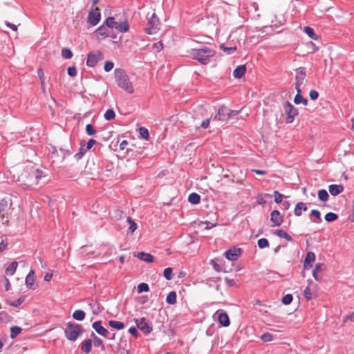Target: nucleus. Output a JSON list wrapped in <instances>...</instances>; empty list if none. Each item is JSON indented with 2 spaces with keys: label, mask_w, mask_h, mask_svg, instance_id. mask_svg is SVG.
<instances>
[{
  "label": "nucleus",
  "mask_w": 354,
  "mask_h": 354,
  "mask_svg": "<svg viewBox=\"0 0 354 354\" xmlns=\"http://www.w3.org/2000/svg\"><path fill=\"white\" fill-rule=\"evenodd\" d=\"M86 132L89 136H93L96 134L97 131L94 129L92 124H88L86 126Z\"/></svg>",
  "instance_id": "47"
},
{
  "label": "nucleus",
  "mask_w": 354,
  "mask_h": 354,
  "mask_svg": "<svg viewBox=\"0 0 354 354\" xmlns=\"http://www.w3.org/2000/svg\"><path fill=\"white\" fill-rule=\"evenodd\" d=\"M136 257L143 261H145V262H147V263H151L154 260V258L153 257L149 254V253H145V252H138L136 255Z\"/></svg>",
  "instance_id": "21"
},
{
  "label": "nucleus",
  "mask_w": 354,
  "mask_h": 354,
  "mask_svg": "<svg viewBox=\"0 0 354 354\" xmlns=\"http://www.w3.org/2000/svg\"><path fill=\"white\" fill-rule=\"evenodd\" d=\"M91 337L93 338L94 346H95V347L100 346L102 350L104 351L105 347H104L102 340L100 337L96 336V335L94 333H92Z\"/></svg>",
  "instance_id": "28"
},
{
  "label": "nucleus",
  "mask_w": 354,
  "mask_h": 354,
  "mask_svg": "<svg viewBox=\"0 0 354 354\" xmlns=\"http://www.w3.org/2000/svg\"><path fill=\"white\" fill-rule=\"evenodd\" d=\"M121 32H126L129 30V24L127 21L118 24V28Z\"/></svg>",
  "instance_id": "44"
},
{
  "label": "nucleus",
  "mask_w": 354,
  "mask_h": 354,
  "mask_svg": "<svg viewBox=\"0 0 354 354\" xmlns=\"http://www.w3.org/2000/svg\"><path fill=\"white\" fill-rule=\"evenodd\" d=\"M13 178L24 189H33L39 185L42 171L36 168L34 163L27 161L14 169Z\"/></svg>",
  "instance_id": "1"
},
{
  "label": "nucleus",
  "mask_w": 354,
  "mask_h": 354,
  "mask_svg": "<svg viewBox=\"0 0 354 354\" xmlns=\"http://www.w3.org/2000/svg\"><path fill=\"white\" fill-rule=\"evenodd\" d=\"M283 110L286 115V121L287 123L293 122L295 117L298 115V110L291 103L286 101L283 104Z\"/></svg>",
  "instance_id": "5"
},
{
  "label": "nucleus",
  "mask_w": 354,
  "mask_h": 354,
  "mask_svg": "<svg viewBox=\"0 0 354 354\" xmlns=\"http://www.w3.org/2000/svg\"><path fill=\"white\" fill-rule=\"evenodd\" d=\"M25 300V296L20 297L17 300L15 301H7L9 305L15 307L20 306Z\"/></svg>",
  "instance_id": "43"
},
{
  "label": "nucleus",
  "mask_w": 354,
  "mask_h": 354,
  "mask_svg": "<svg viewBox=\"0 0 354 354\" xmlns=\"http://www.w3.org/2000/svg\"><path fill=\"white\" fill-rule=\"evenodd\" d=\"M109 325L111 328L117 330H122L124 328V324L122 322L116 320H110L109 322Z\"/></svg>",
  "instance_id": "29"
},
{
  "label": "nucleus",
  "mask_w": 354,
  "mask_h": 354,
  "mask_svg": "<svg viewBox=\"0 0 354 354\" xmlns=\"http://www.w3.org/2000/svg\"><path fill=\"white\" fill-rule=\"evenodd\" d=\"M218 319L221 325L223 326H228L230 325V319L225 313H220L218 316Z\"/></svg>",
  "instance_id": "22"
},
{
  "label": "nucleus",
  "mask_w": 354,
  "mask_h": 354,
  "mask_svg": "<svg viewBox=\"0 0 354 354\" xmlns=\"http://www.w3.org/2000/svg\"><path fill=\"white\" fill-rule=\"evenodd\" d=\"M166 301L169 304H174L176 302V293L175 291L170 292L167 297H166Z\"/></svg>",
  "instance_id": "32"
},
{
  "label": "nucleus",
  "mask_w": 354,
  "mask_h": 354,
  "mask_svg": "<svg viewBox=\"0 0 354 354\" xmlns=\"http://www.w3.org/2000/svg\"><path fill=\"white\" fill-rule=\"evenodd\" d=\"M292 301V295L290 294L286 295L282 299V303L285 305L290 304Z\"/></svg>",
  "instance_id": "52"
},
{
  "label": "nucleus",
  "mask_w": 354,
  "mask_h": 354,
  "mask_svg": "<svg viewBox=\"0 0 354 354\" xmlns=\"http://www.w3.org/2000/svg\"><path fill=\"white\" fill-rule=\"evenodd\" d=\"M328 194L325 189H320L318 191V198L322 202H326L328 199Z\"/></svg>",
  "instance_id": "37"
},
{
  "label": "nucleus",
  "mask_w": 354,
  "mask_h": 354,
  "mask_svg": "<svg viewBox=\"0 0 354 354\" xmlns=\"http://www.w3.org/2000/svg\"><path fill=\"white\" fill-rule=\"evenodd\" d=\"M10 201V196L8 194L0 192V215L6 210L8 204H11Z\"/></svg>",
  "instance_id": "12"
},
{
  "label": "nucleus",
  "mask_w": 354,
  "mask_h": 354,
  "mask_svg": "<svg viewBox=\"0 0 354 354\" xmlns=\"http://www.w3.org/2000/svg\"><path fill=\"white\" fill-rule=\"evenodd\" d=\"M135 323L136 326L145 334H149L153 330L151 322L145 317L136 319Z\"/></svg>",
  "instance_id": "7"
},
{
  "label": "nucleus",
  "mask_w": 354,
  "mask_h": 354,
  "mask_svg": "<svg viewBox=\"0 0 354 354\" xmlns=\"http://www.w3.org/2000/svg\"><path fill=\"white\" fill-rule=\"evenodd\" d=\"M114 74L117 85L127 93L132 94L134 88L127 73L123 69L115 68Z\"/></svg>",
  "instance_id": "2"
},
{
  "label": "nucleus",
  "mask_w": 354,
  "mask_h": 354,
  "mask_svg": "<svg viewBox=\"0 0 354 354\" xmlns=\"http://www.w3.org/2000/svg\"><path fill=\"white\" fill-rule=\"evenodd\" d=\"M81 349L86 354L89 353L92 349V341L90 339L84 340L82 342Z\"/></svg>",
  "instance_id": "23"
},
{
  "label": "nucleus",
  "mask_w": 354,
  "mask_h": 354,
  "mask_svg": "<svg viewBox=\"0 0 354 354\" xmlns=\"http://www.w3.org/2000/svg\"><path fill=\"white\" fill-rule=\"evenodd\" d=\"M139 133L141 136L145 140H148L149 135L148 130L145 127H140L139 129Z\"/></svg>",
  "instance_id": "45"
},
{
  "label": "nucleus",
  "mask_w": 354,
  "mask_h": 354,
  "mask_svg": "<svg viewBox=\"0 0 354 354\" xmlns=\"http://www.w3.org/2000/svg\"><path fill=\"white\" fill-rule=\"evenodd\" d=\"M67 71L68 75H70L71 77H74L77 75V69L75 66L68 67Z\"/></svg>",
  "instance_id": "57"
},
{
  "label": "nucleus",
  "mask_w": 354,
  "mask_h": 354,
  "mask_svg": "<svg viewBox=\"0 0 354 354\" xmlns=\"http://www.w3.org/2000/svg\"><path fill=\"white\" fill-rule=\"evenodd\" d=\"M104 24L107 28H118V23L115 21V19L112 17H108Z\"/></svg>",
  "instance_id": "30"
},
{
  "label": "nucleus",
  "mask_w": 354,
  "mask_h": 354,
  "mask_svg": "<svg viewBox=\"0 0 354 354\" xmlns=\"http://www.w3.org/2000/svg\"><path fill=\"white\" fill-rule=\"evenodd\" d=\"M220 48L223 50L225 52H226L227 54H232L236 50V48L235 46L234 47H226L225 44H221L220 46Z\"/></svg>",
  "instance_id": "49"
},
{
  "label": "nucleus",
  "mask_w": 354,
  "mask_h": 354,
  "mask_svg": "<svg viewBox=\"0 0 354 354\" xmlns=\"http://www.w3.org/2000/svg\"><path fill=\"white\" fill-rule=\"evenodd\" d=\"M214 50L207 47L203 46L201 48H193L189 50L190 56L197 59L202 64H207L209 59L215 55Z\"/></svg>",
  "instance_id": "3"
},
{
  "label": "nucleus",
  "mask_w": 354,
  "mask_h": 354,
  "mask_svg": "<svg viewBox=\"0 0 354 354\" xmlns=\"http://www.w3.org/2000/svg\"><path fill=\"white\" fill-rule=\"evenodd\" d=\"M258 246L259 248H265L269 246L268 241L265 238H261L258 241Z\"/></svg>",
  "instance_id": "46"
},
{
  "label": "nucleus",
  "mask_w": 354,
  "mask_h": 354,
  "mask_svg": "<svg viewBox=\"0 0 354 354\" xmlns=\"http://www.w3.org/2000/svg\"><path fill=\"white\" fill-rule=\"evenodd\" d=\"M323 264L322 263H317L315 265V267L313 271V276L314 277V279L319 281L322 279V267H323Z\"/></svg>",
  "instance_id": "17"
},
{
  "label": "nucleus",
  "mask_w": 354,
  "mask_h": 354,
  "mask_svg": "<svg viewBox=\"0 0 354 354\" xmlns=\"http://www.w3.org/2000/svg\"><path fill=\"white\" fill-rule=\"evenodd\" d=\"M113 66H114L113 62H112L111 61H107L104 64V69L105 71L109 72L113 69Z\"/></svg>",
  "instance_id": "53"
},
{
  "label": "nucleus",
  "mask_w": 354,
  "mask_h": 354,
  "mask_svg": "<svg viewBox=\"0 0 354 354\" xmlns=\"http://www.w3.org/2000/svg\"><path fill=\"white\" fill-rule=\"evenodd\" d=\"M209 124V119H205L201 122V127L203 129H207Z\"/></svg>",
  "instance_id": "63"
},
{
  "label": "nucleus",
  "mask_w": 354,
  "mask_h": 354,
  "mask_svg": "<svg viewBox=\"0 0 354 354\" xmlns=\"http://www.w3.org/2000/svg\"><path fill=\"white\" fill-rule=\"evenodd\" d=\"M96 140L94 139H90L86 145V149H84L83 147H81L80 152L77 153L75 156H82L87 150H89L92 148V147L96 143Z\"/></svg>",
  "instance_id": "27"
},
{
  "label": "nucleus",
  "mask_w": 354,
  "mask_h": 354,
  "mask_svg": "<svg viewBox=\"0 0 354 354\" xmlns=\"http://www.w3.org/2000/svg\"><path fill=\"white\" fill-rule=\"evenodd\" d=\"M52 277H53V274H52V273H50V272H47V273H46V274L44 275V281H50V279H52Z\"/></svg>",
  "instance_id": "64"
},
{
  "label": "nucleus",
  "mask_w": 354,
  "mask_h": 354,
  "mask_svg": "<svg viewBox=\"0 0 354 354\" xmlns=\"http://www.w3.org/2000/svg\"><path fill=\"white\" fill-rule=\"evenodd\" d=\"M274 234L280 238H284L289 241H292L291 236L283 230H277L274 232Z\"/></svg>",
  "instance_id": "34"
},
{
  "label": "nucleus",
  "mask_w": 354,
  "mask_h": 354,
  "mask_svg": "<svg viewBox=\"0 0 354 354\" xmlns=\"http://www.w3.org/2000/svg\"><path fill=\"white\" fill-rule=\"evenodd\" d=\"M124 215V213L123 211L118 209L115 211L113 217L115 218H121Z\"/></svg>",
  "instance_id": "60"
},
{
  "label": "nucleus",
  "mask_w": 354,
  "mask_h": 354,
  "mask_svg": "<svg viewBox=\"0 0 354 354\" xmlns=\"http://www.w3.org/2000/svg\"><path fill=\"white\" fill-rule=\"evenodd\" d=\"M62 56L65 59H71L73 57L72 51L68 48H64L62 50Z\"/></svg>",
  "instance_id": "41"
},
{
  "label": "nucleus",
  "mask_w": 354,
  "mask_h": 354,
  "mask_svg": "<svg viewBox=\"0 0 354 354\" xmlns=\"http://www.w3.org/2000/svg\"><path fill=\"white\" fill-rule=\"evenodd\" d=\"M304 295L307 300H310L312 299V295L309 287H306L305 288L304 290Z\"/></svg>",
  "instance_id": "56"
},
{
  "label": "nucleus",
  "mask_w": 354,
  "mask_h": 354,
  "mask_svg": "<svg viewBox=\"0 0 354 354\" xmlns=\"http://www.w3.org/2000/svg\"><path fill=\"white\" fill-rule=\"evenodd\" d=\"M37 74H38L39 78L40 80V83H41V84L43 85L44 82V73L41 68H39L37 70Z\"/></svg>",
  "instance_id": "59"
},
{
  "label": "nucleus",
  "mask_w": 354,
  "mask_h": 354,
  "mask_svg": "<svg viewBox=\"0 0 354 354\" xmlns=\"http://www.w3.org/2000/svg\"><path fill=\"white\" fill-rule=\"evenodd\" d=\"M274 201L277 203H280L282 201V198L283 196L280 194L278 191L274 192Z\"/></svg>",
  "instance_id": "54"
},
{
  "label": "nucleus",
  "mask_w": 354,
  "mask_h": 354,
  "mask_svg": "<svg viewBox=\"0 0 354 354\" xmlns=\"http://www.w3.org/2000/svg\"><path fill=\"white\" fill-rule=\"evenodd\" d=\"M296 91H297V94L295 96L294 102L296 104H299L301 103L304 106H306L308 104V100L301 95L302 89H298Z\"/></svg>",
  "instance_id": "19"
},
{
  "label": "nucleus",
  "mask_w": 354,
  "mask_h": 354,
  "mask_svg": "<svg viewBox=\"0 0 354 354\" xmlns=\"http://www.w3.org/2000/svg\"><path fill=\"white\" fill-rule=\"evenodd\" d=\"M246 72V67L245 65L237 66L233 71V75L236 78L242 77Z\"/></svg>",
  "instance_id": "20"
},
{
  "label": "nucleus",
  "mask_w": 354,
  "mask_h": 354,
  "mask_svg": "<svg viewBox=\"0 0 354 354\" xmlns=\"http://www.w3.org/2000/svg\"><path fill=\"white\" fill-rule=\"evenodd\" d=\"M5 24H6V26L7 27L10 28L12 30H14V31H17V26L16 25L12 24L11 23H10L9 21H6Z\"/></svg>",
  "instance_id": "62"
},
{
  "label": "nucleus",
  "mask_w": 354,
  "mask_h": 354,
  "mask_svg": "<svg viewBox=\"0 0 354 354\" xmlns=\"http://www.w3.org/2000/svg\"><path fill=\"white\" fill-rule=\"evenodd\" d=\"M302 210L306 211L307 207L305 203H304L302 202H299L296 205V206L295 207V210H294L295 214L297 216H301L302 214Z\"/></svg>",
  "instance_id": "25"
},
{
  "label": "nucleus",
  "mask_w": 354,
  "mask_h": 354,
  "mask_svg": "<svg viewBox=\"0 0 354 354\" xmlns=\"http://www.w3.org/2000/svg\"><path fill=\"white\" fill-rule=\"evenodd\" d=\"M96 32V35H97V37H109V30H108V28L104 26V24L102 25L101 26H100L95 31Z\"/></svg>",
  "instance_id": "24"
},
{
  "label": "nucleus",
  "mask_w": 354,
  "mask_h": 354,
  "mask_svg": "<svg viewBox=\"0 0 354 354\" xmlns=\"http://www.w3.org/2000/svg\"><path fill=\"white\" fill-rule=\"evenodd\" d=\"M241 252L240 248H233L227 250L225 252V255L228 260L235 261L241 256Z\"/></svg>",
  "instance_id": "13"
},
{
  "label": "nucleus",
  "mask_w": 354,
  "mask_h": 354,
  "mask_svg": "<svg viewBox=\"0 0 354 354\" xmlns=\"http://www.w3.org/2000/svg\"><path fill=\"white\" fill-rule=\"evenodd\" d=\"M159 19L155 13H153L151 17L148 19L147 26L145 28L146 32L149 35L155 34L157 30H159Z\"/></svg>",
  "instance_id": "6"
},
{
  "label": "nucleus",
  "mask_w": 354,
  "mask_h": 354,
  "mask_svg": "<svg viewBox=\"0 0 354 354\" xmlns=\"http://www.w3.org/2000/svg\"><path fill=\"white\" fill-rule=\"evenodd\" d=\"M228 113H230V109L225 106H222L218 109L216 114L214 115L213 121H227L230 118Z\"/></svg>",
  "instance_id": "10"
},
{
  "label": "nucleus",
  "mask_w": 354,
  "mask_h": 354,
  "mask_svg": "<svg viewBox=\"0 0 354 354\" xmlns=\"http://www.w3.org/2000/svg\"><path fill=\"white\" fill-rule=\"evenodd\" d=\"M102 59L103 54L102 52L99 50L91 52L87 56L86 64L90 67H94Z\"/></svg>",
  "instance_id": "8"
},
{
  "label": "nucleus",
  "mask_w": 354,
  "mask_h": 354,
  "mask_svg": "<svg viewBox=\"0 0 354 354\" xmlns=\"http://www.w3.org/2000/svg\"><path fill=\"white\" fill-rule=\"evenodd\" d=\"M129 333L136 338H137L140 335L136 327H131L129 329Z\"/></svg>",
  "instance_id": "58"
},
{
  "label": "nucleus",
  "mask_w": 354,
  "mask_h": 354,
  "mask_svg": "<svg viewBox=\"0 0 354 354\" xmlns=\"http://www.w3.org/2000/svg\"><path fill=\"white\" fill-rule=\"evenodd\" d=\"M21 332V328L19 326H14L10 328V337L15 338Z\"/></svg>",
  "instance_id": "38"
},
{
  "label": "nucleus",
  "mask_w": 354,
  "mask_h": 354,
  "mask_svg": "<svg viewBox=\"0 0 354 354\" xmlns=\"http://www.w3.org/2000/svg\"><path fill=\"white\" fill-rule=\"evenodd\" d=\"M100 9L97 7L91 12H89L88 15V21L92 25L95 26L98 24L100 20Z\"/></svg>",
  "instance_id": "11"
},
{
  "label": "nucleus",
  "mask_w": 354,
  "mask_h": 354,
  "mask_svg": "<svg viewBox=\"0 0 354 354\" xmlns=\"http://www.w3.org/2000/svg\"><path fill=\"white\" fill-rule=\"evenodd\" d=\"M85 313L82 310H77L73 313V319L82 321L85 318Z\"/></svg>",
  "instance_id": "33"
},
{
  "label": "nucleus",
  "mask_w": 354,
  "mask_h": 354,
  "mask_svg": "<svg viewBox=\"0 0 354 354\" xmlns=\"http://www.w3.org/2000/svg\"><path fill=\"white\" fill-rule=\"evenodd\" d=\"M163 274L167 280H171L172 279V269L171 268H165Z\"/></svg>",
  "instance_id": "50"
},
{
  "label": "nucleus",
  "mask_w": 354,
  "mask_h": 354,
  "mask_svg": "<svg viewBox=\"0 0 354 354\" xmlns=\"http://www.w3.org/2000/svg\"><path fill=\"white\" fill-rule=\"evenodd\" d=\"M34 274V271L31 270L26 277V284L28 288H32L35 281Z\"/></svg>",
  "instance_id": "26"
},
{
  "label": "nucleus",
  "mask_w": 354,
  "mask_h": 354,
  "mask_svg": "<svg viewBox=\"0 0 354 354\" xmlns=\"http://www.w3.org/2000/svg\"><path fill=\"white\" fill-rule=\"evenodd\" d=\"M338 218V216L337 214L333 212H328L325 215V220L328 222H333L337 220Z\"/></svg>",
  "instance_id": "40"
},
{
  "label": "nucleus",
  "mask_w": 354,
  "mask_h": 354,
  "mask_svg": "<svg viewBox=\"0 0 354 354\" xmlns=\"http://www.w3.org/2000/svg\"><path fill=\"white\" fill-rule=\"evenodd\" d=\"M127 221L129 224V232L133 233L137 228V224L130 216H127Z\"/></svg>",
  "instance_id": "39"
},
{
  "label": "nucleus",
  "mask_w": 354,
  "mask_h": 354,
  "mask_svg": "<svg viewBox=\"0 0 354 354\" xmlns=\"http://www.w3.org/2000/svg\"><path fill=\"white\" fill-rule=\"evenodd\" d=\"M149 286H148V284H147L145 283H141L138 286V292L139 293L142 292H147V291H149Z\"/></svg>",
  "instance_id": "48"
},
{
  "label": "nucleus",
  "mask_w": 354,
  "mask_h": 354,
  "mask_svg": "<svg viewBox=\"0 0 354 354\" xmlns=\"http://www.w3.org/2000/svg\"><path fill=\"white\" fill-rule=\"evenodd\" d=\"M328 191L332 196H337L344 191V187L342 185H330Z\"/></svg>",
  "instance_id": "18"
},
{
  "label": "nucleus",
  "mask_w": 354,
  "mask_h": 354,
  "mask_svg": "<svg viewBox=\"0 0 354 354\" xmlns=\"http://www.w3.org/2000/svg\"><path fill=\"white\" fill-rule=\"evenodd\" d=\"M82 332L83 327L77 324L68 323L64 330L66 338L71 341H75Z\"/></svg>",
  "instance_id": "4"
},
{
  "label": "nucleus",
  "mask_w": 354,
  "mask_h": 354,
  "mask_svg": "<svg viewBox=\"0 0 354 354\" xmlns=\"http://www.w3.org/2000/svg\"><path fill=\"white\" fill-rule=\"evenodd\" d=\"M17 265L18 263L17 261L12 262L10 265L6 269V274L10 276L13 275L17 270Z\"/></svg>",
  "instance_id": "31"
},
{
  "label": "nucleus",
  "mask_w": 354,
  "mask_h": 354,
  "mask_svg": "<svg viewBox=\"0 0 354 354\" xmlns=\"http://www.w3.org/2000/svg\"><path fill=\"white\" fill-rule=\"evenodd\" d=\"M306 69L304 67H299L296 70L295 75V89H301V86L306 79Z\"/></svg>",
  "instance_id": "9"
},
{
  "label": "nucleus",
  "mask_w": 354,
  "mask_h": 354,
  "mask_svg": "<svg viewBox=\"0 0 354 354\" xmlns=\"http://www.w3.org/2000/svg\"><path fill=\"white\" fill-rule=\"evenodd\" d=\"M104 118L106 120H111L115 118V112L113 109H108L104 115Z\"/></svg>",
  "instance_id": "42"
},
{
  "label": "nucleus",
  "mask_w": 354,
  "mask_h": 354,
  "mask_svg": "<svg viewBox=\"0 0 354 354\" xmlns=\"http://www.w3.org/2000/svg\"><path fill=\"white\" fill-rule=\"evenodd\" d=\"M315 260V254L313 252H308L306 254L305 261H304V267L306 269L312 267V263Z\"/></svg>",
  "instance_id": "16"
},
{
  "label": "nucleus",
  "mask_w": 354,
  "mask_h": 354,
  "mask_svg": "<svg viewBox=\"0 0 354 354\" xmlns=\"http://www.w3.org/2000/svg\"><path fill=\"white\" fill-rule=\"evenodd\" d=\"M304 31L310 39H317V36L312 28H310L309 26H306V27H304Z\"/></svg>",
  "instance_id": "35"
},
{
  "label": "nucleus",
  "mask_w": 354,
  "mask_h": 354,
  "mask_svg": "<svg viewBox=\"0 0 354 354\" xmlns=\"http://www.w3.org/2000/svg\"><path fill=\"white\" fill-rule=\"evenodd\" d=\"M309 97L312 100H315L318 98L319 97V93L317 91L315 90H310V93H309Z\"/></svg>",
  "instance_id": "55"
},
{
  "label": "nucleus",
  "mask_w": 354,
  "mask_h": 354,
  "mask_svg": "<svg viewBox=\"0 0 354 354\" xmlns=\"http://www.w3.org/2000/svg\"><path fill=\"white\" fill-rule=\"evenodd\" d=\"M200 196L196 193H192L189 194L188 200L192 204H198L200 203Z\"/></svg>",
  "instance_id": "36"
},
{
  "label": "nucleus",
  "mask_w": 354,
  "mask_h": 354,
  "mask_svg": "<svg viewBox=\"0 0 354 354\" xmlns=\"http://www.w3.org/2000/svg\"><path fill=\"white\" fill-rule=\"evenodd\" d=\"M92 327L98 334L104 337H107L109 331L107 330L106 328L102 326V323L100 321H96L93 322L92 324Z\"/></svg>",
  "instance_id": "14"
},
{
  "label": "nucleus",
  "mask_w": 354,
  "mask_h": 354,
  "mask_svg": "<svg viewBox=\"0 0 354 354\" xmlns=\"http://www.w3.org/2000/svg\"><path fill=\"white\" fill-rule=\"evenodd\" d=\"M311 214H312L314 217L317 218L319 220V221H322V219H321V216H320V212H319L318 210H317V209H313V210L311 211Z\"/></svg>",
  "instance_id": "61"
},
{
  "label": "nucleus",
  "mask_w": 354,
  "mask_h": 354,
  "mask_svg": "<svg viewBox=\"0 0 354 354\" xmlns=\"http://www.w3.org/2000/svg\"><path fill=\"white\" fill-rule=\"evenodd\" d=\"M270 220L276 226H280L283 221V216H281L280 212L278 210H274L272 212Z\"/></svg>",
  "instance_id": "15"
},
{
  "label": "nucleus",
  "mask_w": 354,
  "mask_h": 354,
  "mask_svg": "<svg viewBox=\"0 0 354 354\" xmlns=\"http://www.w3.org/2000/svg\"><path fill=\"white\" fill-rule=\"evenodd\" d=\"M261 339L264 342H270L273 339V335L269 333H265L261 335Z\"/></svg>",
  "instance_id": "51"
}]
</instances>
